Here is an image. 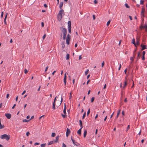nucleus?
Returning a JSON list of instances; mask_svg holds the SVG:
<instances>
[{"instance_id":"obj_1","label":"nucleus","mask_w":147,"mask_h":147,"mask_svg":"<svg viewBox=\"0 0 147 147\" xmlns=\"http://www.w3.org/2000/svg\"><path fill=\"white\" fill-rule=\"evenodd\" d=\"M62 14H63V15L65 14L63 10L61 9L57 15L58 20L59 21H60L62 19Z\"/></svg>"},{"instance_id":"obj_2","label":"nucleus","mask_w":147,"mask_h":147,"mask_svg":"<svg viewBox=\"0 0 147 147\" xmlns=\"http://www.w3.org/2000/svg\"><path fill=\"white\" fill-rule=\"evenodd\" d=\"M60 29L61 31V38L62 37V32L63 34H67V29L63 27H60Z\"/></svg>"},{"instance_id":"obj_3","label":"nucleus","mask_w":147,"mask_h":147,"mask_svg":"<svg viewBox=\"0 0 147 147\" xmlns=\"http://www.w3.org/2000/svg\"><path fill=\"white\" fill-rule=\"evenodd\" d=\"M0 138L3 139H5L7 140H8L10 138L9 135H7L6 134H4L1 136Z\"/></svg>"},{"instance_id":"obj_4","label":"nucleus","mask_w":147,"mask_h":147,"mask_svg":"<svg viewBox=\"0 0 147 147\" xmlns=\"http://www.w3.org/2000/svg\"><path fill=\"white\" fill-rule=\"evenodd\" d=\"M144 28H145L146 31L147 32V24H145L144 26L141 24L140 27V28L141 30H142Z\"/></svg>"},{"instance_id":"obj_5","label":"nucleus","mask_w":147,"mask_h":147,"mask_svg":"<svg viewBox=\"0 0 147 147\" xmlns=\"http://www.w3.org/2000/svg\"><path fill=\"white\" fill-rule=\"evenodd\" d=\"M140 46L142 47L141 51H143L145 49H147V46L145 45H143V43L141 44Z\"/></svg>"},{"instance_id":"obj_6","label":"nucleus","mask_w":147,"mask_h":147,"mask_svg":"<svg viewBox=\"0 0 147 147\" xmlns=\"http://www.w3.org/2000/svg\"><path fill=\"white\" fill-rule=\"evenodd\" d=\"M5 116L8 119H10L11 117V114L9 113H6L5 114Z\"/></svg>"},{"instance_id":"obj_7","label":"nucleus","mask_w":147,"mask_h":147,"mask_svg":"<svg viewBox=\"0 0 147 147\" xmlns=\"http://www.w3.org/2000/svg\"><path fill=\"white\" fill-rule=\"evenodd\" d=\"M70 133V129L67 128V131H66V136H67V137L69 134Z\"/></svg>"},{"instance_id":"obj_8","label":"nucleus","mask_w":147,"mask_h":147,"mask_svg":"<svg viewBox=\"0 0 147 147\" xmlns=\"http://www.w3.org/2000/svg\"><path fill=\"white\" fill-rule=\"evenodd\" d=\"M71 140L73 142V144L74 145H75L77 146L79 144L77 142H76L75 140H73L72 138H71Z\"/></svg>"},{"instance_id":"obj_9","label":"nucleus","mask_w":147,"mask_h":147,"mask_svg":"<svg viewBox=\"0 0 147 147\" xmlns=\"http://www.w3.org/2000/svg\"><path fill=\"white\" fill-rule=\"evenodd\" d=\"M127 84V83H120V87L121 88L123 86V88H124L126 86Z\"/></svg>"},{"instance_id":"obj_10","label":"nucleus","mask_w":147,"mask_h":147,"mask_svg":"<svg viewBox=\"0 0 147 147\" xmlns=\"http://www.w3.org/2000/svg\"><path fill=\"white\" fill-rule=\"evenodd\" d=\"M131 43L134 45L135 46L136 48L137 47V46H136V43L135 42V39L134 38H133L132 39V41H131Z\"/></svg>"},{"instance_id":"obj_11","label":"nucleus","mask_w":147,"mask_h":147,"mask_svg":"<svg viewBox=\"0 0 147 147\" xmlns=\"http://www.w3.org/2000/svg\"><path fill=\"white\" fill-rule=\"evenodd\" d=\"M7 13H6V14H5V18H4V21L5 24H7V23H6V19H7Z\"/></svg>"},{"instance_id":"obj_12","label":"nucleus","mask_w":147,"mask_h":147,"mask_svg":"<svg viewBox=\"0 0 147 147\" xmlns=\"http://www.w3.org/2000/svg\"><path fill=\"white\" fill-rule=\"evenodd\" d=\"M59 139V136H57L56 137V139L54 141L55 143H56L58 141Z\"/></svg>"},{"instance_id":"obj_13","label":"nucleus","mask_w":147,"mask_h":147,"mask_svg":"<svg viewBox=\"0 0 147 147\" xmlns=\"http://www.w3.org/2000/svg\"><path fill=\"white\" fill-rule=\"evenodd\" d=\"M66 77H67V76H66V73H65L64 77V79H63V81H64V83H66Z\"/></svg>"},{"instance_id":"obj_14","label":"nucleus","mask_w":147,"mask_h":147,"mask_svg":"<svg viewBox=\"0 0 147 147\" xmlns=\"http://www.w3.org/2000/svg\"><path fill=\"white\" fill-rule=\"evenodd\" d=\"M137 51V48H136L135 49L133 52V57H134V58L135 57L136 55V53L135 52Z\"/></svg>"},{"instance_id":"obj_15","label":"nucleus","mask_w":147,"mask_h":147,"mask_svg":"<svg viewBox=\"0 0 147 147\" xmlns=\"http://www.w3.org/2000/svg\"><path fill=\"white\" fill-rule=\"evenodd\" d=\"M65 41H63L61 42V45H62V49H64L65 48Z\"/></svg>"},{"instance_id":"obj_16","label":"nucleus","mask_w":147,"mask_h":147,"mask_svg":"<svg viewBox=\"0 0 147 147\" xmlns=\"http://www.w3.org/2000/svg\"><path fill=\"white\" fill-rule=\"evenodd\" d=\"M63 5V2H61L59 4V8L61 9Z\"/></svg>"},{"instance_id":"obj_17","label":"nucleus","mask_w":147,"mask_h":147,"mask_svg":"<svg viewBox=\"0 0 147 147\" xmlns=\"http://www.w3.org/2000/svg\"><path fill=\"white\" fill-rule=\"evenodd\" d=\"M4 126L3 125H2L1 124V121L0 122V129H2L4 128Z\"/></svg>"},{"instance_id":"obj_18","label":"nucleus","mask_w":147,"mask_h":147,"mask_svg":"<svg viewBox=\"0 0 147 147\" xmlns=\"http://www.w3.org/2000/svg\"><path fill=\"white\" fill-rule=\"evenodd\" d=\"M87 134V130H85L84 131V138H85Z\"/></svg>"},{"instance_id":"obj_19","label":"nucleus","mask_w":147,"mask_h":147,"mask_svg":"<svg viewBox=\"0 0 147 147\" xmlns=\"http://www.w3.org/2000/svg\"><path fill=\"white\" fill-rule=\"evenodd\" d=\"M68 27H71V22L70 21H69L68 22Z\"/></svg>"},{"instance_id":"obj_20","label":"nucleus","mask_w":147,"mask_h":147,"mask_svg":"<svg viewBox=\"0 0 147 147\" xmlns=\"http://www.w3.org/2000/svg\"><path fill=\"white\" fill-rule=\"evenodd\" d=\"M120 111H121L120 110H119L118 111L117 113V116H116V119H117L118 118V117L119 116V115L120 113Z\"/></svg>"},{"instance_id":"obj_21","label":"nucleus","mask_w":147,"mask_h":147,"mask_svg":"<svg viewBox=\"0 0 147 147\" xmlns=\"http://www.w3.org/2000/svg\"><path fill=\"white\" fill-rule=\"evenodd\" d=\"M140 40V39H139L138 40H137V41H136V44L137 45H139L140 43L139 41Z\"/></svg>"},{"instance_id":"obj_22","label":"nucleus","mask_w":147,"mask_h":147,"mask_svg":"<svg viewBox=\"0 0 147 147\" xmlns=\"http://www.w3.org/2000/svg\"><path fill=\"white\" fill-rule=\"evenodd\" d=\"M71 27H68V30L69 32L71 34Z\"/></svg>"},{"instance_id":"obj_23","label":"nucleus","mask_w":147,"mask_h":147,"mask_svg":"<svg viewBox=\"0 0 147 147\" xmlns=\"http://www.w3.org/2000/svg\"><path fill=\"white\" fill-rule=\"evenodd\" d=\"M66 39H69V40H70L71 39V36H70V35L69 34H68L67 35V36Z\"/></svg>"},{"instance_id":"obj_24","label":"nucleus","mask_w":147,"mask_h":147,"mask_svg":"<svg viewBox=\"0 0 147 147\" xmlns=\"http://www.w3.org/2000/svg\"><path fill=\"white\" fill-rule=\"evenodd\" d=\"M66 58L67 60H68L69 59V55L67 54L66 55Z\"/></svg>"},{"instance_id":"obj_25","label":"nucleus","mask_w":147,"mask_h":147,"mask_svg":"<svg viewBox=\"0 0 147 147\" xmlns=\"http://www.w3.org/2000/svg\"><path fill=\"white\" fill-rule=\"evenodd\" d=\"M81 129H80L77 131V133L78 134L81 135Z\"/></svg>"},{"instance_id":"obj_26","label":"nucleus","mask_w":147,"mask_h":147,"mask_svg":"<svg viewBox=\"0 0 147 147\" xmlns=\"http://www.w3.org/2000/svg\"><path fill=\"white\" fill-rule=\"evenodd\" d=\"M140 58V52L138 53V56L137 57V60L139 59Z\"/></svg>"},{"instance_id":"obj_27","label":"nucleus","mask_w":147,"mask_h":147,"mask_svg":"<svg viewBox=\"0 0 147 147\" xmlns=\"http://www.w3.org/2000/svg\"><path fill=\"white\" fill-rule=\"evenodd\" d=\"M70 40L66 39V44L67 45H69V41Z\"/></svg>"},{"instance_id":"obj_28","label":"nucleus","mask_w":147,"mask_h":147,"mask_svg":"<svg viewBox=\"0 0 147 147\" xmlns=\"http://www.w3.org/2000/svg\"><path fill=\"white\" fill-rule=\"evenodd\" d=\"M66 35L67 34H63V39L64 40L65 39Z\"/></svg>"},{"instance_id":"obj_29","label":"nucleus","mask_w":147,"mask_h":147,"mask_svg":"<svg viewBox=\"0 0 147 147\" xmlns=\"http://www.w3.org/2000/svg\"><path fill=\"white\" fill-rule=\"evenodd\" d=\"M145 12V9L144 7H142V11L141 13H144V12Z\"/></svg>"},{"instance_id":"obj_30","label":"nucleus","mask_w":147,"mask_h":147,"mask_svg":"<svg viewBox=\"0 0 147 147\" xmlns=\"http://www.w3.org/2000/svg\"><path fill=\"white\" fill-rule=\"evenodd\" d=\"M144 17V13H141V18L142 19H144L143 18Z\"/></svg>"},{"instance_id":"obj_31","label":"nucleus","mask_w":147,"mask_h":147,"mask_svg":"<svg viewBox=\"0 0 147 147\" xmlns=\"http://www.w3.org/2000/svg\"><path fill=\"white\" fill-rule=\"evenodd\" d=\"M110 22H111V20H109L107 23V26H109V25L110 23Z\"/></svg>"},{"instance_id":"obj_32","label":"nucleus","mask_w":147,"mask_h":147,"mask_svg":"<svg viewBox=\"0 0 147 147\" xmlns=\"http://www.w3.org/2000/svg\"><path fill=\"white\" fill-rule=\"evenodd\" d=\"M125 7L128 8H130V7L127 4V3H125Z\"/></svg>"},{"instance_id":"obj_33","label":"nucleus","mask_w":147,"mask_h":147,"mask_svg":"<svg viewBox=\"0 0 147 147\" xmlns=\"http://www.w3.org/2000/svg\"><path fill=\"white\" fill-rule=\"evenodd\" d=\"M53 109H55V103L54 102H53Z\"/></svg>"},{"instance_id":"obj_34","label":"nucleus","mask_w":147,"mask_h":147,"mask_svg":"<svg viewBox=\"0 0 147 147\" xmlns=\"http://www.w3.org/2000/svg\"><path fill=\"white\" fill-rule=\"evenodd\" d=\"M53 142H54V141H52L50 142H49V143L48 144V145H50L53 144Z\"/></svg>"},{"instance_id":"obj_35","label":"nucleus","mask_w":147,"mask_h":147,"mask_svg":"<svg viewBox=\"0 0 147 147\" xmlns=\"http://www.w3.org/2000/svg\"><path fill=\"white\" fill-rule=\"evenodd\" d=\"M134 57H131L130 58V60L132 61L131 62V63L132 61H133L134 59Z\"/></svg>"},{"instance_id":"obj_36","label":"nucleus","mask_w":147,"mask_h":147,"mask_svg":"<svg viewBox=\"0 0 147 147\" xmlns=\"http://www.w3.org/2000/svg\"><path fill=\"white\" fill-rule=\"evenodd\" d=\"M144 1L142 0H141L140 1V4L141 5H143L144 3Z\"/></svg>"},{"instance_id":"obj_37","label":"nucleus","mask_w":147,"mask_h":147,"mask_svg":"<svg viewBox=\"0 0 147 147\" xmlns=\"http://www.w3.org/2000/svg\"><path fill=\"white\" fill-rule=\"evenodd\" d=\"M56 134L55 133H52L51 135V136L54 137L55 136Z\"/></svg>"},{"instance_id":"obj_38","label":"nucleus","mask_w":147,"mask_h":147,"mask_svg":"<svg viewBox=\"0 0 147 147\" xmlns=\"http://www.w3.org/2000/svg\"><path fill=\"white\" fill-rule=\"evenodd\" d=\"M130 125H128L127 126V128L126 130V131H128V129L130 128Z\"/></svg>"},{"instance_id":"obj_39","label":"nucleus","mask_w":147,"mask_h":147,"mask_svg":"<svg viewBox=\"0 0 147 147\" xmlns=\"http://www.w3.org/2000/svg\"><path fill=\"white\" fill-rule=\"evenodd\" d=\"M29 120H27L26 119H24L23 120V122H28Z\"/></svg>"},{"instance_id":"obj_40","label":"nucleus","mask_w":147,"mask_h":147,"mask_svg":"<svg viewBox=\"0 0 147 147\" xmlns=\"http://www.w3.org/2000/svg\"><path fill=\"white\" fill-rule=\"evenodd\" d=\"M86 112H85L84 114L83 115V116H82V119H84L85 118V117L86 116Z\"/></svg>"},{"instance_id":"obj_41","label":"nucleus","mask_w":147,"mask_h":147,"mask_svg":"<svg viewBox=\"0 0 147 147\" xmlns=\"http://www.w3.org/2000/svg\"><path fill=\"white\" fill-rule=\"evenodd\" d=\"M88 72H89L88 69H87L86 71L85 72V74L86 75H87V74H88Z\"/></svg>"},{"instance_id":"obj_42","label":"nucleus","mask_w":147,"mask_h":147,"mask_svg":"<svg viewBox=\"0 0 147 147\" xmlns=\"http://www.w3.org/2000/svg\"><path fill=\"white\" fill-rule=\"evenodd\" d=\"M28 72V71L26 69H25L24 70V72L25 74H27Z\"/></svg>"},{"instance_id":"obj_43","label":"nucleus","mask_w":147,"mask_h":147,"mask_svg":"<svg viewBox=\"0 0 147 147\" xmlns=\"http://www.w3.org/2000/svg\"><path fill=\"white\" fill-rule=\"evenodd\" d=\"M46 144H43L41 145V147H44L45 146Z\"/></svg>"},{"instance_id":"obj_44","label":"nucleus","mask_w":147,"mask_h":147,"mask_svg":"<svg viewBox=\"0 0 147 147\" xmlns=\"http://www.w3.org/2000/svg\"><path fill=\"white\" fill-rule=\"evenodd\" d=\"M90 113V109H88V111L87 112V116H88L89 114Z\"/></svg>"},{"instance_id":"obj_45","label":"nucleus","mask_w":147,"mask_h":147,"mask_svg":"<svg viewBox=\"0 0 147 147\" xmlns=\"http://www.w3.org/2000/svg\"><path fill=\"white\" fill-rule=\"evenodd\" d=\"M69 99L70 100L71 98V97H72V93H71V92L70 93V95H69Z\"/></svg>"},{"instance_id":"obj_46","label":"nucleus","mask_w":147,"mask_h":147,"mask_svg":"<svg viewBox=\"0 0 147 147\" xmlns=\"http://www.w3.org/2000/svg\"><path fill=\"white\" fill-rule=\"evenodd\" d=\"M30 134V133L29 131H28L26 132V135L27 136H28Z\"/></svg>"},{"instance_id":"obj_47","label":"nucleus","mask_w":147,"mask_h":147,"mask_svg":"<svg viewBox=\"0 0 147 147\" xmlns=\"http://www.w3.org/2000/svg\"><path fill=\"white\" fill-rule=\"evenodd\" d=\"M94 97H92V98L91 100V102H93L94 101Z\"/></svg>"},{"instance_id":"obj_48","label":"nucleus","mask_w":147,"mask_h":147,"mask_svg":"<svg viewBox=\"0 0 147 147\" xmlns=\"http://www.w3.org/2000/svg\"><path fill=\"white\" fill-rule=\"evenodd\" d=\"M46 34H45L42 37L43 39H44L46 37Z\"/></svg>"},{"instance_id":"obj_49","label":"nucleus","mask_w":147,"mask_h":147,"mask_svg":"<svg viewBox=\"0 0 147 147\" xmlns=\"http://www.w3.org/2000/svg\"><path fill=\"white\" fill-rule=\"evenodd\" d=\"M48 67H49L48 66H47L45 68V72H46L47 70Z\"/></svg>"},{"instance_id":"obj_50","label":"nucleus","mask_w":147,"mask_h":147,"mask_svg":"<svg viewBox=\"0 0 147 147\" xmlns=\"http://www.w3.org/2000/svg\"><path fill=\"white\" fill-rule=\"evenodd\" d=\"M94 3L95 4H97L98 3V1L96 0H94Z\"/></svg>"},{"instance_id":"obj_51","label":"nucleus","mask_w":147,"mask_h":147,"mask_svg":"<svg viewBox=\"0 0 147 147\" xmlns=\"http://www.w3.org/2000/svg\"><path fill=\"white\" fill-rule=\"evenodd\" d=\"M3 16V11L1 12V17L2 18Z\"/></svg>"},{"instance_id":"obj_52","label":"nucleus","mask_w":147,"mask_h":147,"mask_svg":"<svg viewBox=\"0 0 147 147\" xmlns=\"http://www.w3.org/2000/svg\"><path fill=\"white\" fill-rule=\"evenodd\" d=\"M142 60H145V56L142 55Z\"/></svg>"},{"instance_id":"obj_53","label":"nucleus","mask_w":147,"mask_h":147,"mask_svg":"<svg viewBox=\"0 0 147 147\" xmlns=\"http://www.w3.org/2000/svg\"><path fill=\"white\" fill-rule=\"evenodd\" d=\"M62 145V147H66V145L64 143H63Z\"/></svg>"},{"instance_id":"obj_54","label":"nucleus","mask_w":147,"mask_h":147,"mask_svg":"<svg viewBox=\"0 0 147 147\" xmlns=\"http://www.w3.org/2000/svg\"><path fill=\"white\" fill-rule=\"evenodd\" d=\"M104 62L103 61L102 63V64H101L102 67H103V66H104Z\"/></svg>"},{"instance_id":"obj_55","label":"nucleus","mask_w":147,"mask_h":147,"mask_svg":"<svg viewBox=\"0 0 147 147\" xmlns=\"http://www.w3.org/2000/svg\"><path fill=\"white\" fill-rule=\"evenodd\" d=\"M63 112L65 114H66V110L64 109L63 111Z\"/></svg>"},{"instance_id":"obj_56","label":"nucleus","mask_w":147,"mask_h":147,"mask_svg":"<svg viewBox=\"0 0 147 147\" xmlns=\"http://www.w3.org/2000/svg\"><path fill=\"white\" fill-rule=\"evenodd\" d=\"M79 123H80V125H81L82 124V121L81 120H79Z\"/></svg>"},{"instance_id":"obj_57","label":"nucleus","mask_w":147,"mask_h":147,"mask_svg":"<svg viewBox=\"0 0 147 147\" xmlns=\"http://www.w3.org/2000/svg\"><path fill=\"white\" fill-rule=\"evenodd\" d=\"M66 115V114L63 115V114H62V116L64 118L65 117Z\"/></svg>"},{"instance_id":"obj_58","label":"nucleus","mask_w":147,"mask_h":147,"mask_svg":"<svg viewBox=\"0 0 147 147\" xmlns=\"http://www.w3.org/2000/svg\"><path fill=\"white\" fill-rule=\"evenodd\" d=\"M145 51H143L142 52V55L145 56Z\"/></svg>"},{"instance_id":"obj_59","label":"nucleus","mask_w":147,"mask_h":147,"mask_svg":"<svg viewBox=\"0 0 147 147\" xmlns=\"http://www.w3.org/2000/svg\"><path fill=\"white\" fill-rule=\"evenodd\" d=\"M26 90H25L24 91L22 94V95H24L26 93Z\"/></svg>"},{"instance_id":"obj_60","label":"nucleus","mask_w":147,"mask_h":147,"mask_svg":"<svg viewBox=\"0 0 147 147\" xmlns=\"http://www.w3.org/2000/svg\"><path fill=\"white\" fill-rule=\"evenodd\" d=\"M93 20H94L95 19V16L94 15H93Z\"/></svg>"},{"instance_id":"obj_61","label":"nucleus","mask_w":147,"mask_h":147,"mask_svg":"<svg viewBox=\"0 0 147 147\" xmlns=\"http://www.w3.org/2000/svg\"><path fill=\"white\" fill-rule=\"evenodd\" d=\"M127 68L125 70H124V72H125V74H126V72H127Z\"/></svg>"},{"instance_id":"obj_62","label":"nucleus","mask_w":147,"mask_h":147,"mask_svg":"<svg viewBox=\"0 0 147 147\" xmlns=\"http://www.w3.org/2000/svg\"><path fill=\"white\" fill-rule=\"evenodd\" d=\"M44 6L46 8L47 7V6L46 4H45L44 5Z\"/></svg>"},{"instance_id":"obj_63","label":"nucleus","mask_w":147,"mask_h":147,"mask_svg":"<svg viewBox=\"0 0 147 147\" xmlns=\"http://www.w3.org/2000/svg\"><path fill=\"white\" fill-rule=\"evenodd\" d=\"M82 55H80L79 56V60H80V59H82Z\"/></svg>"},{"instance_id":"obj_64","label":"nucleus","mask_w":147,"mask_h":147,"mask_svg":"<svg viewBox=\"0 0 147 147\" xmlns=\"http://www.w3.org/2000/svg\"><path fill=\"white\" fill-rule=\"evenodd\" d=\"M39 143H37V142H36L34 144V145H39Z\"/></svg>"}]
</instances>
